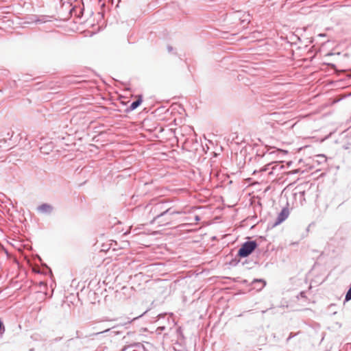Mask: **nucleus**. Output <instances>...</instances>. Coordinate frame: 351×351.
Instances as JSON below:
<instances>
[{
    "mask_svg": "<svg viewBox=\"0 0 351 351\" xmlns=\"http://www.w3.org/2000/svg\"><path fill=\"white\" fill-rule=\"evenodd\" d=\"M145 209L148 210V218L150 219V224H155L158 219L169 215L170 208H167L165 202H158L154 205H147Z\"/></svg>",
    "mask_w": 351,
    "mask_h": 351,
    "instance_id": "1",
    "label": "nucleus"
},
{
    "mask_svg": "<svg viewBox=\"0 0 351 351\" xmlns=\"http://www.w3.org/2000/svg\"><path fill=\"white\" fill-rule=\"evenodd\" d=\"M267 169V168L266 167H263L259 171H256V170L254 171L253 174H256V173H259V172L265 171Z\"/></svg>",
    "mask_w": 351,
    "mask_h": 351,
    "instance_id": "8",
    "label": "nucleus"
},
{
    "mask_svg": "<svg viewBox=\"0 0 351 351\" xmlns=\"http://www.w3.org/2000/svg\"><path fill=\"white\" fill-rule=\"evenodd\" d=\"M167 49L170 52V51H171L173 50V47H171V46H168Z\"/></svg>",
    "mask_w": 351,
    "mask_h": 351,
    "instance_id": "12",
    "label": "nucleus"
},
{
    "mask_svg": "<svg viewBox=\"0 0 351 351\" xmlns=\"http://www.w3.org/2000/svg\"><path fill=\"white\" fill-rule=\"evenodd\" d=\"M127 349V346H125L122 348V350L121 351H125Z\"/></svg>",
    "mask_w": 351,
    "mask_h": 351,
    "instance_id": "13",
    "label": "nucleus"
},
{
    "mask_svg": "<svg viewBox=\"0 0 351 351\" xmlns=\"http://www.w3.org/2000/svg\"><path fill=\"white\" fill-rule=\"evenodd\" d=\"M38 213L44 215H51L53 210L54 207L47 203H43L36 208Z\"/></svg>",
    "mask_w": 351,
    "mask_h": 351,
    "instance_id": "4",
    "label": "nucleus"
},
{
    "mask_svg": "<svg viewBox=\"0 0 351 351\" xmlns=\"http://www.w3.org/2000/svg\"><path fill=\"white\" fill-rule=\"evenodd\" d=\"M289 215V210L288 208L285 207L282 209L280 213L278 214L276 221L274 223V226H277L284 221Z\"/></svg>",
    "mask_w": 351,
    "mask_h": 351,
    "instance_id": "5",
    "label": "nucleus"
},
{
    "mask_svg": "<svg viewBox=\"0 0 351 351\" xmlns=\"http://www.w3.org/2000/svg\"><path fill=\"white\" fill-rule=\"evenodd\" d=\"M170 214L167 215L166 217H163V218H161L160 219H158V221L156 222V223L160 226H165V225H167L169 223H170V222L172 220V216L176 215V214H180L181 213L179 211H176L173 209H172L171 208H170Z\"/></svg>",
    "mask_w": 351,
    "mask_h": 351,
    "instance_id": "3",
    "label": "nucleus"
},
{
    "mask_svg": "<svg viewBox=\"0 0 351 351\" xmlns=\"http://www.w3.org/2000/svg\"><path fill=\"white\" fill-rule=\"evenodd\" d=\"M108 330H109V329H106V330H104V332H107V331H108Z\"/></svg>",
    "mask_w": 351,
    "mask_h": 351,
    "instance_id": "15",
    "label": "nucleus"
},
{
    "mask_svg": "<svg viewBox=\"0 0 351 351\" xmlns=\"http://www.w3.org/2000/svg\"><path fill=\"white\" fill-rule=\"evenodd\" d=\"M195 219H196L197 221H198V220H199V217L198 216H196Z\"/></svg>",
    "mask_w": 351,
    "mask_h": 351,
    "instance_id": "14",
    "label": "nucleus"
},
{
    "mask_svg": "<svg viewBox=\"0 0 351 351\" xmlns=\"http://www.w3.org/2000/svg\"><path fill=\"white\" fill-rule=\"evenodd\" d=\"M1 331L3 332L5 331V328L3 326V322L0 320V334L1 333Z\"/></svg>",
    "mask_w": 351,
    "mask_h": 351,
    "instance_id": "9",
    "label": "nucleus"
},
{
    "mask_svg": "<svg viewBox=\"0 0 351 351\" xmlns=\"http://www.w3.org/2000/svg\"><path fill=\"white\" fill-rule=\"evenodd\" d=\"M254 282H258L261 284L260 289L263 288L265 285V282L263 280H254Z\"/></svg>",
    "mask_w": 351,
    "mask_h": 351,
    "instance_id": "7",
    "label": "nucleus"
},
{
    "mask_svg": "<svg viewBox=\"0 0 351 351\" xmlns=\"http://www.w3.org/2000/svg\"><path fill=\"white\" fill-rule=\"evenodd\" d=\"M165 329V326H161V327H158L157 328V330L160 332V331L164 330Z\"/></svg>",
    "mask_w": 351,
    "mask_h": 351,
    "instance_id": "11",
    "label": "nucleus"
},
{
    "mask_svg": "<svg viewBox=\"0 0 351 351\" xmlns=\"http://www.w3.org/2000/svg\"><path fill=\"white\" fill-rule=\"evenodd\" d=\"M141 103H142V97H141V96H139L138 99H136V101H134L130 104V106L128 108L127 111L130 112V111H132V110H135L141 105Z\"/></svg>",
    "mask_w": 351,
    "mask_h": 351,
    "instance_id": "6",
    "label": "nucleus"
},
{
    "mask_svg": "<svg viewBox=\"0 0 351 351\" xmlns=\"http://www.w3.org/2000/svg\"><path fill=\"white\" fill-rule=\"evenodd\" d=\"M306 298V293L304 291H301L299 294V295L297 297L298 299L299 298Z\"/></svg>",
    "mask_w": 351,
    "mask_h": 351,
    "instance_id": "10",
    "label": "nucleus"
},
{
    "mask_svg": "<svg viewBox=\"0 0 351 351\" xmlns=\"http://www.w3.org/2000/svg\"><path fill=\"white\" fill-rule=\"evenodd\" d=\"M257 243L255 241L245 242L238 251V256L241 258L248 256L256 248Z\"/></svg>",
    "mask_w": 351,
    "mask_h": 351,
    "instance_id": "2",
    "label": "nucleus"
}]
</instances>
